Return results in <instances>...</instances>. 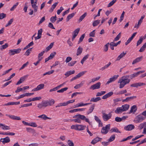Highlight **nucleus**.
Wrapping results in <instances>:
<instances>
[{
	"mask_svg": "<svg viewBox=\"0 0 146 146\" xmlns=\"http://www.w3.org/2000/svg\"><path fill=\"white\" fill-rule=\"evenodd\" d=\"M118 83H120L119 88H123L125 86L126 84L129 83V80H128L127 81L124 80H122L120 78L118 82Z\"/></svg>",
	"mask_w": 146,
	"mask_h": 146,
	"instance_id": "nucleus-1",
	"label": "nucleus"
},
{
	"mask_svg": "<svg viewBox=\"0 0 146 146\" xmlns=\"http://www.w3.org/2000/svg\"><path fill=\"white\" fill-rule=\"evenodd\" d=\"M110 124H108L105 127H103L101 130V133L104 134H107L108 132V131L110 129Z\"/></svg>",
	"mask_w": 146,
	"mask_h": 146,
	"instance_id": "nucleus-2",
	"label": "nucleus"
},
{
	"mask_svg": "<svg viewBox=\"0 0 146 146\" xmlns=\"http://www.w3.org/2000/svg\"><path fill=\"white\" fill-rule=\"evenodd\" d=\"M77 117H78V118L80 119H81L82 120H85L86 122L88 123H89L90 122L89 119L86 118L85 116L80 114H78L76 115H74L73 117L74 118H76Z\"/></svg>",
	"mask_w": 146,
	"mask_h": 146,
	"instance_id": "nucleus-3",
	"label": "nucleus"
},
{
	"mask_svg": "<svg viewBox=\"0 0 146 146\" xmlns=\"http://www.w3.org/2000/svg\"><path fill=\"white\" fill-rule=\"evenodd\" d=\"M145 118L141 115H139L135 117L134 120V121L136 123H139L144 120Z\"/></svg>",
	"mask_w": 146,
	"mask_h": 146,
	"instance_id": "nucleus-4",
	"label": "nucleus"
},
{
	"mask_svg": "<svg viewBox=\"0 0 146 146\" xmlns=\"http://www.w3.org/2000/svg\"><path fill=\"white\" fill-rule=\"evenodd\" d=\"M112 116V114L111 113H109L108 114H106L104 113L103 114L102 118L105 121H106L111 118Z\"/></svg>",
	"mask_w": 146,
	"mask_h": 146,
	"instance_id": "nucleus-5",
	"label": "nucleus"
},
{
	"mask_svg": "<svg viewBox=\"0 0 146 146\" xmlns=\"http://www.w3.org/2000/svg\"><path fill=\"white\" fill-rule=\"evenodd\" d=\"M101 83L100 82H98L96 84L92 85L90 87V89L94 90L98 89L100 88Z\"/></svg>",
	"mask_w": 146,
	"mask_h": 146,
	"instance_id": "nucleus-6",
	"label": "nucleus"
},
{
	"mask_svg": "<svg viewBox=\"0 0 146 146\" xmlns=\"http://www.w3.org/2000/svg\"><path fill=\"white\" fill-rule=\"evenodd\" d=\"M28 76V75H27L21 77L20 78L19 80L16 83V85H19V84L23 82H24L25 80L27 79Z\"/></svg>",
	"mask_w": 146,
	"mask_h": 146,
	"instance_id": "nucleus-7",
	"label": "nucleus"
},
{
	"mask_svg": "<svg viewBox=\"0 0 146 146\" xmlns=\"http://www.w3.org/2000/svg\"><path fill=\"white\" fill-rule=\"evenodd\" d=\"M44 84H40L38 85V86L36 87V88H34L32 90V91H35L40 90L44 88Z\"/></svg>",
	"mask_w": 146,
	"mask_h": 146,
	"instance_id": "nucleus-8",
	"label": "nucleus"
},
{
	"mask_svg": "<svg viewBox=\"0 0 146 146\" xmlns=\"http://www.w3.org/2000/svg\"><path fill=\"white\" fill-rule=\"evenodd\" d=\"M118 76V75H115L113 76L112 77L109 79V80L107 82L106 84H108L113 82L114 81L117 79Z\"/></svg>",
	"mask_w": 146,
	"mask_h": 146,
	"instance_id": "nucleus-9",
	"label": "nucleus"
},
{
	"mask_svg": "<svg viewBox=\"0 0 146 146\" xmlns=\"http://www.w3.org/2000/svg\"><path fill=\"white\" fill-rule=\"evenodd\" d=\"M0 141L2 142L3 144H5L6 143L9 142L10 141V139L9 137L7 136L5 138L1 139Z\"/></svg>",
	"mask_w": 146,
	"mask_h": 146,
	"instance_id": "nucleus-10",
	"label": "nucleus"
},
{
	"mask_svg": "<svg viewBox=\"0 0 146 146\" xmlns=\"http://www.w3.org/2000/svg\"><path fill=\"white\" fill-rule=\"evenodd\" d=\"M134 128L135 126L133 125L129 124L125 126L124 127V129L126 131H131Z\"/></svg>",
	"mask_w": 146,
	"mask_h": 146,
	"instance_id": "nucleus-11",
	"label": "nucleus"
},
{
	"mask_svg": "<svg viewBox=\"0 0 146 146\" xmlns=\"http://www.w3.org/2000/svg\"><path fill=\"white\" fill-rule=\"evenodd\" d=\"M80 29L78 28L75 29L73 32V35L72 38V40L73 41L76 36H77L80 31Z\"/></svg>",
	"mask_w": 146,
	"mask_h": 146,
	"instance_id": "nucleus-12",
	"label": "nucleus"
},
{
	"mask_svg": "<svg viewBox=\"0 0 146 146\" xmlns=\"http://www.w3.org/2000/svg\"><path fill=\"white\" fill-rule=\"evenodd\" d=\"M6 115L8 116L10 118L13 119L19 120L21 119V118L19 116H15L14 115L6 114Z\"/></svg>",
	"mask_w": 146,
	"mask_h": 146,
	"instance_id": "nucleus-13",
	"label": "nucleus"
},
{
	"mask_svg": "<svg viewBox=\"0 0 146 146\" xmlns=\"http://www.w3.org/2000/svg\"><path fill=\"white\" fill-rule=\"evenodd\" d=\"M136 98V96H133L130 97H128L126 98L125 99L123 100L122 101V102H128L130 101L133 99Z\"/></svg>",
	"mask_w": 146,
	"mask_h": 146,
	"instance_id": "nucleus-14",
	"label": "nucleus"
},
{
	"mask_svg": "<svg viewBox=\"0 0 146 146\" xmlns=\"http://www.w3.org/2000/svg\"><path fill=\"white\" fill-rule=\"evenodd\" d=\"M137 110V108L136 105H133L131 108L129 112V113H135Z\"/></svg>",
	"mask_w": 146,
	"mask_h": 146,
	"instance_id": "nucleus-15",
	"label": "nucleus"
},
{
	"mask_svg": "<svg viewBox=\"0 0 146 146\" xmlns=\"http://www.w3.org/2000/svg\"><path fill=\"white\" fill-rule=\"evenodd\" d=\"M143 56H141L139 57L136 58L133 62L132 64H135L141 61L143 59Z\"/></svg>",
	"mask_w": 146,
	"mask_h": 146,
	"instance_id": "nucleus-16",
	"label": "nucleus"
},
{
	"mask_svg": "<svg viewBox=\"0 0 146 146\" xmlns=\"http://www.w3.org/2000/svg\"><path fill=\"white\" fill-rule=\"evenodd\" d=\"M46 101L47 102L48 106H52L54 104L55 102L54 100L52 99H51V100H49L48 101Z\"/></svg>",
	"mask_w": 146,
	"mask_h": 146,
	"instance_id": "nucleus-17",
	"label": "nucleus"
},
{
	"mask_svg": "<svg viewBox=\"0 0 146 146\" xmlns=\"http://www.w3.org/2000/svg\"><path fill=\"white\" fill-rule=\"evenodd\" d=\"M83 50V48L81 47L80 46H79L77 50L76 55L79 56L82 53Z\"/></svg>",
	"mask_w": 146,
	"mask_h": 146,
	"instance_id": "nucleus-18",
	"label": "nucleus"
},
{
	"mask_svg": "<svg viewBox=\"0 0 146 146\" xmlns=\"http://www.w3.org/2000/svg\"><path fill=\"white\" fill-rule=\"evenodd\" d=\"M126 52L124 53V52H123L122 53L120 54L118 56L116 60L117 61H119L121 58L124 56L126 54Z\"/></svg>",
	"mask_w": 146,
	"mask_h": 146,
	"instance_id": "nucleus-19",
	"label": "nucleus"
},
{
	"mask_svg": "<svg viewBox=\"0 0 146 146\" xmlns=\"http://www.w3.org/2000/svg\"><path fill=\"white\" fill-rule=\"evenodd\" d=\"M85 108H77L71 110L69 111V112L70 113H73L78 111H83L85 110Z\"/></svg>",
	"mask_w": 146,
	"mask_h": 146,
	"instance_id": "nucleus-20",
	"label": "nucleus"
},
{
	"mask_svg": "<svg viewBox=\"0 0 146 146\" xmlns=\"http://www.w3.org/2000/svg\"><path fill=\"white\" fill-rule=\"evenodd\" d=\"M110 132L111 133L113 132L121 133V132L116 127H114L112 128L110 130Z\"/></svg>",
	"mask_w": 146,
	"mask_h": 146,
	"instance_id": "nucleus-21",
	"label": "nucleus"
},
{
	"mask_svg": "<svg viewBox=\"0 0 146 146\" xmlns=\"http://www.w3.org/2000/svg\"><path fill=\"white\" fill-rule=\"evenodd\" d=\"M38 118H41L44 120H46V119H51V118L49 117H47V116L44 114H43L42 115H40L38 116Z\"/></svg>",
	"mask_w": 146,
	"mask_h": 146,
	"instance_id": "nucleus-22",
	"label": "nucleus"
},
{
	"mask_svg": "<svg viewBox=\"0 0 146 146\" xmlns=\"http://www.w3.org/2000/svg\"><path fill=\"white\" fill-rule=\"evenodd\" d=\"M95 106V104H93L90 107L89 109L87 111V113L88 114H89L90 113H91L93 111V110Z\"/></svg>",
	"mask_w": 146,
	"mask_h": 146,
	"instance_id": "nucleus-23",
	"label": "nucleus"
},
{
	"mask_svg": "<svg viewBox=\"0 0 146 146\" xmlns=\"http://www.w3.org/2000/svg\"><path fill=\"white\" fill-rule=\"evenodd\" d=\"M124 111L121 107H118L116 110L115 111V112L117 114H119L122 113V112Z\"/></svg>",
	"mask_w": 146,
	"mask_h": 146,
	"instance_id": "nucleus-24",
	"label": "nucleus"
},
{
	"mask_svg": "<svg viewBox=\"0 0 146 146\" xmlns=\"http://www.w3.org/2000/svg\"><path fill=\"white\" fill-rule=\"evenodd\" d=\"M67 121H74L75 122H77L78 123H81V120L79 118H78H78L76 119H68V120H67Z\"/></svg>",
	"mask_w": 146,
	"mask_h": 146,
	"instance_id": "nucleus-25",
	"label": "nucleus"
},
{
	"mask_svg": "<svg viewBox=\"0 0 146 146\" xmlns=\"http://www.w3.org/2000/svg\"><path fill=\"white\" fill-rule=\"evenodd\" d=\"M94 118L95 120L98 123L99 126H102L103 125L102 123L101 122L99 118L98 117L95 115L94 116Z\"/></svg>",
	"mask_w": 146,
	"mask_h": 146,
	"instance_id": "nucleus-26",
	"label": "nucleus"
},
{
	"mask_svg": "<svg viewBox=\"0 0 146 146\" xmlns=\"http://www.w3.org/2000/svg\"><path fill=\"white\" fill-rule=\"evenodd\" d=\"M100 139H101V138L100 137H97L92 141L91 143L92 144L94 145L95 144V143L99 141Z\"/></svg>",
	"mask_w": 146,
	"mask_h": 146,
	"instance_id": "nucleus-27",
	"label": "nucleus"
},
{
	"mask_svg": "<svg viewBox=\"0 0 146 146\" xmlns=\"http://www.w3.org/2000/svg\"><path fill=\"white\" fill-rule=\"evenodd\" d=\"M75 72V71L74 70H73L72 71L71 70H70L69 71H67L66 72L64 75L66 76L67 77H68L70 75L74 74Z\"/></svg>",
	"mask_w": 146,
	"mask_h": 146,
	"instance_id": "nucleus-28",
	"label": "nucleus"
},
{
	"mask_svg": "<svg viewBox=\"0 0 146 146\" xmlns=\"http://www.w3.org/2000/svg\"><path fill=\"white\" fill-rule=\"evenodd\" d=\"M86 127V126L83 125H78V130L82 131L84 130Z\"/></svg>",
	"mask_w": 146,
	"mask_h": 146,
	"instance_id": "nucleus-29",
	"label": "nucleus"
},
{
	"mask_svg": "<svg viewBox=\"0 0 146 146\" xmlns=\"http://www.w3.org/2000/svg\"><path fill=\"white\" fill-rule=\"evenodd\" d=\"M37 4V2L36 1L33 4V5H32V6L34 9V11L35 12H36L37 11L38 9V6L36 5Z\"/></svg>",
	"mask_w": 146,
	"mask_h": 146,
	"instance_id": "nucleus-30",
	"label": "nucleus"
},
{
	"mask_svg": "<svg viewBox=\"0 0 146 146\" xmlns=\"http://www.w3.org/2000/svg\"><path fill=\"white\" fill-rule=\"evenodd\" d=\"M87 15L86 12L84 14L80 17V18L78 20L79 22H80Z\"/></svg>",
	"mask_w": 146,
	"mask_h": 146,
	"instance_id": "nucleus-31",
	"label": "nucleus"
},
{
	"mask_svg": "<svg viewBox=\"0 0 146 146\" xmlns=\"http://www.w3.org/2000/svg\"><path fill=\"white\" fill-rule=\"evenodd\" d=\"M101 99L100 97H97L96 98H93L91 99L90 101L95 102L100 100Z\"/></svg>",
	"mask_w": 146,
	"mask_h": 146,
	"instance_id": "nucleus-32",
	"label": "nucleus"
},
{
	"mask_svg": "<svg viewBox=\"0 0 146 146\" xmlns=\"http://www.w3.org/2000/svg\"><path fill=\"white\" fill-rule=\"evenodd\" d=\"M58 3V2H56L52 5L49 11L50 12H52L53 11L54 9L56 7Z\"/></svg>",
	"mask_w": 146,
	"mask_h": 146,
	"instance_id": "nucleus-33",
	"label": "nucleus"
},
{
	"mask_svg": "<svg viewBox=\"0 0 146 146\" xmlns=\"http://www.w3.org/2000/svg\"><path fill=\"white\" fill-rule=\"evenodd\" d=\"M129 105L126 104L122 105L121 107L124 111L127 110L129 108Z\"/></svg>",
	"mask_w": 146,
	"mask_h": 146,
	"instance_id": "nucleus-34",
	"label": "nucleus"
},
{
	"mask_svg": "<svg viewBox=\"0 0 146 146\" xmlns=\"http://www.w3.org/2000/svg\"><path fill=\"white\" fill-rule=\"evenodd\" d=\"M74 15L75 13H73L68 15L66 18V21L67 22L70 19H71L74 16Z\"/></svg>",
	"mask_w": 146,
	"mask_h": 146,
	"instance_id": "nucleus-35",
	"label": "nucleus"
},
{
	"mask_svg": "<svg viewBox=\"0 0 146 146\" xmlns=\"http://www.w3.org/2000/svg\"><path fill=\"white\" fill-rule=\"evenodd\" d=\"M84 84V81H82L80 84H76L74 87V88L76 89H78L82 86Z\"/></svg>",
	"mask_w": 146,
	"mask_h": 146,
	"instance_id": "nucleus-36",
	"label": "nucleus"
},
{
	"mask_svg": "<svg viewBox=\"0 0 146 146\" xmlns=\"http://www.w3.org/2000/svg\"><path fill=\"white\" fill-rule=\"evenodd\" d=\"M100 20H96L94 21L93 23V25L94 27L97 26L100 23Z\"/></svg>",
	"mask_w": 146,
	"mask_h": 146,
	"instance_id": "nucleus-37",
	"label": "nucleus"
},
{
	"mask_svg": "<svg viewBox=\"0 0 146 146\" xmlns=\"http://www.w3.org/2000/svg\"><path fill=\"white\" fill-rule=\"evenodd\" d=\"M32 48H30L28 49L26 51L25 53V55L28 56L29 55L30 53L32 51Z\"/></svg>",
	"mask_w": 146,
	"mask_h": 146,
	"instance_id": "nucleus-38",
	"label": "nucleus"
},
{
	"mask_svg": "<svg viewBox=\"0 0 146 146\" xmlns=\"http://www.w3.org/2000/svg\"><path fill=\"white\" fill-rule=\"evenodd\" d=\"M86 71H84L81 72L79 73L77 75V77H78V78H79L82 76L83 75L86 73Z\"/></svg>",
	"mask_w": 146,
	"mask_h": 146,
	"instance_id": "nucleus-39",
	"label": "nucleus"
},
{
	"mask_svg": "<svg viewBox=\"0 0 146 146\" xmlns=\"http://www.w3.org/2000/svg\"><path fill=\"white\" fill-rule=\"evenodd\" d=\"M115 138V135H113L111 136L109 139H108V141L110 142L113 141Z\"/></svg>",
	"mask_w": 146,
	"mask_h": 146,
	"instance_id": "nucleus-40",
	"label": "nucleus"
},
{
	"mask_svg": "<svg viewBox=\"0 0 146 146\" xmlns=\"http://www.w3.org/2000/svg\"><path fill=\"white\" fill-rule=\"evenodd\" d=\"M121 33H120L117 36L114 38L113 42H115L118 40L121 36Z\"/></svg>",
	"mask_w": 146,
	"mask_h": 146,
	"instance_id": "nucleus-41",
	"label": "nucleus"
},
{
	"mask_svg": "<svg viewBox=\"0 0 146 146\" xmlns=\"http://www.w3.org/2000/svg\"><path fill=\"white\" fill-rule=\"evenodd\" d=\"M143 39L142 36L138 40L137 43V46L139 45L143 41Z\"/></svg>",
	"mask_w": 146,
	"mask_h": 146,
	"instance_id": "nucleus-42",
	"label": "nucleus"
},
{
	"mask_svg": "<svg viewBox=\"0 0 146 146\" xmlns=\"http://www.w3.org/2000/svg\"><path fill=\"white\" fill-rule=\"evenodd\" d=\"M53 44L54 42H52L50 44L49 46L46 47V51H49L51 48L53 46Z\"/></svg>",
	"mask_w": 146,
	"mask_h": 146,
	"instance_id": "nucleus-43",
	"label": "nucleus"
},
{
	"mask_svg": "<svg viewBox=\"0 0 146 146\" xmlns=\"http://www.w3.org/2000/svg\"><path fill=\"white\" fill-rule=\"evenodd\" d=\"M8 46V44L6 43L4 45H3L1 46L0 48V50H2L3 49H5L7 48Z\"/></svg>",
	"mask_w": 146,
	"mask_h": 146,
	"instance_id": "nucleus-44",
	"label": "nucleus"
},
{
	"mask_svg": "<svg viewBox=\"0 0 146 146\" xmlns=\"http://www.w3.org/2000/svg\"><path fill=\"white\" fill-rule=\"evenodd\" d=\"M68 89V88L67 87H65L64 88H62L60 90H58L57 91V92L58 93H63L64 91Z\"/></svg>",
	"mask_w": 146,
	"mask_h": 146,
	"instance_id": "nucleus-45",
	"label": "nucleus"
},
{
	"mask_svg": "<svg viewBox=\"0 0 146 146\" xmlns=\"http://www.w3.org/2000/svg\"><path fill=\"white\" fill-rule=\"evenodd\" d=\"M13 50V51H14V53L15 54H17L19 53L21 50V49L20 48H18L16 49H14Z\"/></svg>",
	"mask_w": 146,
	"mask_h": 146,
	"instance_id": "nucleus-46",
	"label": "nucleus"
},
{
	"mask_svg": "<svg viewBox=\"0 0 146 146\" xmlns=\"http://www.w3.org/2000/svg\"><path fill=\"white\" fill-rule=\"evenodd\" d=\"M76 61H72L71 62L68 63V66H73L76 62Z\"/></svg>",
	"mask_w": 146,
	"mask_h": 146,
	"instance_id": "nucleus-47",
	"label": "nucleus"
},
{
	"mask_svg": "<svg viewBox=\"0 0 146 146\" xmlns=\"http://www.w3.org/2000/svg\"><path fill=\"white\" fill-rule=\"evenodd\" d=\"M85 36V34H83L80 37V38L79 39V40L78 42V43L79 44L81 42H82Z\"/></svg>",
	"mask_w": 146,
	"mask_h": 146,
	"instance_id": "nucleus-48",
	"label": "nucleus"
},
{
	"mask_svg": "<svg viewBox=\"0 0 146 146\" xmlns=\"http://www.w3.org/2000/svg\"><path fill=\"white\" fill-rule=\"evenodd\" d=\"M56 15H55V16L52 17L51 18L50 21L52 23H54L56 20Z\"/></svg>",
	"mask_w": 146,
	"mask_h": 146,
	"instance_id": "nucleus-49",
	"label": "nucleus"
},
{
	"mask_svg": "<svg viewBox=\"0 0 146 146\" xmlns=\"http://www.w3.org/2000/svg\"><path fill=\"white\" fill-rule=\"evenodd\" d=\"M117 0H113L108 4V7H110L112 6L116 1Z\"/></svg>",
	"mask_w": 146,
	"mask_h": 146,
	"instance_id": "nucleus-50",
	"label": "nucleus"
},
{
	"mask_svg": "<svg viewBox=\"0 0 146 146\" xmlns=\"http://www.w3.org/2000/svg\"><path fill=\"white\" fill-rule=\"evenodd\" d=\"M13 19L12 18L9 21L8 23L6 25L5 27H7L10 26L13 22Z\"/></svg>",
	"mask_w": 146,
	"mask_h": 146,
	"instance_id": "nucleus-51",
	"label": "nucleus"
},
{
	"mask_svg": "<svg viewBox=\"0 0 146 146\" xmlns=\"http://www.w3.org/2000/svg\"><path fill=\"white\" fill-rule=\"evenodd\" d=\"M111 63L110 62H109L108 64L105 65L104 66L102 67L101 69L102 70H104L105 69L108 68L111 64Z\"/></svg>",
	"mask_w": 146,
	"mask_h": 146,
	"instance_id": "nucleus-52",
	"label": "nucleus"
},
{
	"mask_svg": "<svg viewBox=\"0 0 146 146\" xmlns=\"http://www.w3.org/2000/svg\"><path fill=\"white\" fill-rule=\"evenodd\" d=\"M110 44L109 42L108 43L106 44L105 45L104 47V51L107 52L108 50V46Z\"/></svg>",
	"mask_w": 146,
	"mask_h": 146,
	"instance_id": "nucleus-53",
	"label": "nucleus"
},
{
	"mask_svg": "<svg viewBox=\"0 0 146 146\" xmlns=\"http://www.w3.org/2000/svg\"><path fill=\"white\" fill-rule=\"evenodd\" d=\"M56 52H55L52 53L50 55L49 57L50 58V59L53 58L56 54Z\"/></svg>",
	"mask_w": 146,
	"mask_h": 146,
	"instance_id": "nucleus-54",
	"label": "nucleus"
},
{
	"mask_svg": "<svg viewBox=\"0 0 146 146\" xmlns=\"http://www.w3.org/2000/svg\"><path fill=\"white\" fill-rule=\"evenodd\" d=\"M120 79H121L122 80H124L126 81H127L128 80H129V82L130 81V80L129 79L127 78V76L126 75L123 76Z\"/></svg>",
	"mask_w": 146,
	"mask_h": 146,
	"instance_id": "nucleus-55",
	"label": "nucleus"
},
{
	"mask_svg": "<svg viewBox=\"0 0 146 146\" xmlns=\"http://www.w3.org/2000/svg\"><path fill=\"white\" fill-rule=\"evenodd\" d=\"M19 4L18 2H17L15 4L13 5V6L11 7V8L10 9V10L11 11H13L14 9L16 8L17 7V6Z\"/></svg>",
	"mask_w": 146,
	"mask_h": 146,
	"instance_id": "nucleus-56",
	"label": "nucleus"
},
{
	"mask_svg": "<svg viewBox=\"0 0 146 146\" xmlns=\"http://www.w3.org/2000/svg\"><path fill=\"white\" fill-rule=\"evenodd\" d=\"M106 93V91H101L100 92H98L96 95V96H100Z\"/></svg>",
	"mask_w": 146,
	"mask_h": 146,
	"instance_id": "nucleus-57",
	"label": "nucleus"
},
{
	"mask_svg": "<svg viewBox=\"0 0 146 146\" xmlns=\"http://www.w3.org/2000/svg\"><path fill=\"white\" fill-rule=\"evenodd\" d=\"M145 125H146V122H145L143 123H141L138 126L139 128L141 130Z\"/></svg>",
	"mask_w": 146,
	"mask_h": 146,
	"instance_id": "nucleus-58",
	"label": "nucleus"
},
{
	"mask_svg": "<svg viewBox=\"0 0 146 146\" xmlns=\"http://www.w3.org/2000/svg\"><path fill=\"white\" fill-rule=\"evenodd\" d=\"M37 107L40 109H42V108H44V106L42 102L41 103H39L38 104Z\"/></svg>",
	"mask_w": 146,
	"mask_h": 146,
	"instance_id": "nucleus-59",
	"label": "nucleus"
},
{
	"mask_svg": "<svg viewBox=\"0 0 146 146\" xmlns=\"http://www.w3.org/2000/svg\"><path fill=\"white\" fill-rule=\"evenodd\" d=\"M146 48V46L143 44L139 50V51L140 52H143L145 50Z\"/></svg>",
	"mask_w": 146,
	"mask_h": 146,
	"instance_id": "nucleus-60",
	"label": "nucleus"
},
{
	"mask_svg": "<svg viewBox=\"0 0 146 146\" xmlns=\"http://www.w3.org/2000/svg\"><path fill=\"white\" fill-rule=\"evenodd\" d=\"M67 143L69 146H74L73 142L70 140H68Z\"/></svg>",
	"mask_w": 146,
	"mask_h": 146,
	"instance_id": "nucleus-61",
	"label": "nucleus"
},
{
	"mask_svg": "<svg viewBox=\"0 0 146 146\" xmlns=\"http://www.w3.org/2000/svg\"><path fill=\"white\" fill-rule=\"evenodd\" d=\"M6 15L3 13L0 14V19H2L6 17Z\"/></svg>",
	"mask_w": 146,
	"mask_h": 146,
	"instance_id": "nucleus-62",
	"label": "nucleus"
},
{
	"mask_svg": "<svg viewBox=\"0 0 146 146\" xmlns=\"http://www.w3.org/2000/svg\"><path fill=\"white\" fill-rule=\"evenodd\" d=\"M78 125H72L71 126V128L72 129H74L78 130Z\"/></svg>",
	"mask_w": 146,
	"mask_h": 146,
	"instance_id": "nucleus-63",
	"label": "nucleus"
},
{
	"mask_svg": "<svg viewBox=\"0 0 146 146\" xmlns=\"http://www.w3.org/2000/svg\"><path fill=\"white\" fill-rule=\"evenodd\" d=\"M8 54L10 56L13 55L15 54L13 49L10 50H9Z\"/></svg>",
	"mask_w": 146,
	"mask_h": 146,
	"instance_id": "nucleus-64",
	"label": "nucleus"
}]
</instances>
